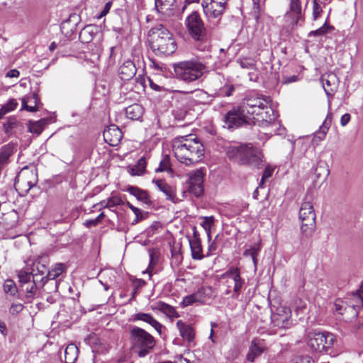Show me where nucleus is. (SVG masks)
<instances>
[{"instance_id": "21", "label": "nucleus", "mask_w": 363, "mask_h": 363, "mask_svg": "<svg viewBox=\"0 0 363 363\" xmlns=\"http://www.w3.org/2000/svg\"><path fill=\"white\" fill-rule=\"evenodd\" d=\"M333 309L336 315H352L354 317L358 315L356 308L352 306H347L342 301L337 300L334 304Z\"/></svg>"}, {"instance_id": "55", "label": "nucleus", "mask_w": 363, "mask_h": 363, "mask_svg": "<svg viewBox=\"0 0 363 363\" xmlns=\"http://www.w3.org/2000/svg\"><path fill=\"white\" fill-rule=\"evenodd\" d=\"M158 332L159 334L162 333V325L157 321L156 319H145Z\"/></svg>"}, {"instance_id": "30", "label": "nucleus", "mask_w": 363, "mask_h": 363, "mask_svg": "<svg viewBox=\"0 0 363 363\" xmlns=\"http://www.w3.org/2000/svg\"><path fill=\"white\" fill-rule=\"evenodd\" d=\"M48 269L45 263L41 260H36L34 262L32 268L33 279H38V274L43 277H47Z\"/></svg>"}, {"instance_id": "31", "label": "nucleus", "mask_w": 363, "mask_h": 363, "mask_svg": "<svg viewBox=\"0 0 363 363\" xmlns=\"http://www.w3.org/2000/svg\"><path fill=\"white\" fill-rule=\"evenodd\" d=\"M65 269L66 267L64 264L57 263L51 270L48 272L47 277H42L40 280L44 281L45 279H55L62 274L65 272Z\"/></svg>"}, {"instance_id": "59", "label": "nucleus", "mask_w": 363, "mask_h": 363, "mask_svg": "<svg viewBox=\"0 0 363 363\" xmlns=\"http://www.w3.org/2000/svg\"><path fill=\"white\" fill-rule=\"evenodd\" d=\"M351 119V116L350 113H345L342 116L340 119V123L342 126H345L348 124Z\"/></svg>"}, {"instance_id": "13", "label": "nucleus", "mask_w": 363, "mask_h": 363, "mask_svg": "<svg viewBox=\"0 0 363 363\" xmlns=\"http://www.w3.org/2000/svg\"><path fill=\"white\" fill-rule=\"evenodd\" d=\"M204 173L201 169H196L189 174L187 189L196 197L201 196L203 193Z\"/></svg>"}, {"instance_id": "23", "label": "nucleus", "mask_w": 363, "mask_h": 363, "mask_svg": "<svg viewBox=\"0 0 363 363\" xmlns=\"http://www.w3.org/2000/svg\"><path fill=\"white\" fill-rule=\"evenodd\" d=\"M127 191L135 196L139 201L150 206L152 203L150 196L148 192L137 186H130L127 189Z\"/></svg>"}, {"instance_id": "64", "label": "nucleus", "mask_w": 363, "mask_h": 363, "mask_svg": "<svg viewBox=\"0 0 363 363\" xmlns=\"http://www.w3.org/2000/svg\"><path fill=\"white\" fill-rule=\"evenodd\" d=\"M357 293H358L359 298L361 300V303L363 305V281L361 283L360 289L357 291Z\"/></svg>"}, {"instance_id": "32", "label": "nucleus", "mask_w": 363, "mask_h": 363, "mask_svg": "<svg viewBox=\"0 0 363 363\" xmlns=\"http://www.w3.org/2000/svg\"><path fill=\"white\" fill-rule=\"evenodd\" d=\"M333 121V113L331 112H328L325 121H323L322 125L320 127L318 134L320 135L318 138L320 140H323L328 133Z\"/></svg>"}, {"instance_id": "11", "label": "nucleus", "mask_w": 363, "mask_h": 363, "mask_svg": "<svg viewBox=\"0 0 363 363\" xmlns=\"http://www.w3.org/2000/svg\"><path fill=\"white\" fill-rule=\"evenodd\" d=\"M38 181L36 169H29L24 167L15 179V186L24 190L26 192L34 186Z\"/></svg>"}, {"instance_id": "52", "label": "nucleus", "mask_w": 363, "mask_h": 363, "mask_svg": "<svg viewBox=\"0 0 363 363\" xmlns=\"http://www.w3.org/2000/svg\"><path fill=\"white\" fill-rule=\"evenodd\" d=\"M128 206L132 210V211L135 215V219L133 223H137L143 218L142 212L138 208L135 207L130 203H128Z\"/></svg>"}, {"instance_id": "1", "label": "nucleus", "mask_w": 363, "mask_h": 363, "mask_svg": "<svg viewBox=\"0 0 363 363\" xmlns=\"http://www.w3.org/2000/svg\"><path fill=\"white\" fill-rule=\"evenodd\" d=\"M172 150L177 160L186 165L199 162L204 155V147L194 135L175 138L172 140Z\"/></svg>"}, {"instance_id": "45", "label": "nucleus", "mask_w": 363, "mask_h": 363, "mask_svg": "<svg viewBox=\"0 0 363 363\" xmlns=\"http://www.w3.org/2000/svg\"><path fill=\"white\" fill-rule=\"evenodd\" d=\"M194 303H199V301H197V299L196 298L195 294H191L190 295L186 296L183 298L182 301L181 302V306L182 307H186L189 306H191Z\"/></svg>"}, {"instance_id": "56", "label": "nucleus", "mask_w": 363, "mask_h": 363, "mask_svg": "<svg viewBox=\"0 0 363 363\" xmlns=\"http://www.w3.org/2000/svg\"><path fill=\"white\" fill-rule=\"evenodd\" d=\"M218 235H216L215 240L208 245L207 256L214 254L215 252L216 251L217 244H216V240L218 238Z\"/></svg>"}, {"instance_id": "57", "label": "nucleus", "mask_w": 363, "mask_h": 363, "mask_svg": "<svg viewBox=\"0 0 363 363\" xmlns=\"http://www.w3.org/2000/svg\"><path fill=\"white\" fill-rule=\"evenodd\" d=\"M253 1V14L255 18L257 20L259 13V0H252Z\"/></svg>"}, {"instance_id": "3", "label": "nucleus", "mask_w": 363, "mask_h": 363, "mask_svg": "<svg viewBox=\"0 0 363 363\" xmlns=\"http://www.w3.org/2000/svg\"><path fill=\"white\" fill-rule=\"evenodd\" d=\"M226 155L230 160L239 164L257 169L263 167L262 152L250 143L230 145L226 148Z\"/></svg>"}, {"instance_id": "8", "label": "nucleus", "mask_w": 363, "mask_h": 363, "mask_svg": "<svg viewBox=\"0 0 363 363\" xmlns=\"http://www.w3.org/2000/svg\"><path fill=\"white\" fill-rule=\"evenodd\" d=\"M335 340V335L330 333H313L309 335L308 345L315 351H326L332 347Z\"/></svg>"}, {"instance_id": "43", "label": "nucleus", "mask_w": 363, "mask_h": 363, "mask_svg": "<svg viewBox=\"0 0 363 363\" xmlns=\"http://www.w3.org/2000/svg\"><path fill=\"white\" fill-rule=\"evenodd\" d=\"M235 91V87L232 84H225L221 87L217 93L218 96H230Z\"/></svg>"}, {"instance_id": "40", "label": "nucleus", "mask_w": 363, "mask_h": 363, "mask_svg": "<svg viewBox=\"0 0 363 363\" xmlns=\"http://www.w3.org/2000/svg\"><path fill=\"white\" fill-rule=\"evenodd\" d=\"M159 307L160 311L162 312L164 315H166L167 318H177V315L176 316V312L174 308L171 306L160 302L159 304Z\"/></svg>"}, {"instance_id": "22", "label": "nucleus", "mask_w": 363, "mask_h": 363, "mask_svg": "<svg viewBox=\"0 0 363 363\" xmlns=\"http://www.w3.org/2000/svg\"><path fill=\"white\" fill-rule=\"evenodd\" d=\"M194 294L199 303H208L212 301L215 296L211 286H202Z\"/></svg>"}, {"instance_id": "5", "label": "nucleus", "mask_w": 363, "mask_h": 363, "mask_svg": "<svg viewBox=\"0 0 363 363\" xmlns=\"http://www.w3.org/2000/svg\"><path fill=\"white\" fill-rule=\"evenodd\" d=\"M174 69L177 79L190 83L200 79L207 72L208 67L199 59L192 58L175 64Z\"/></svg>"}, {"instance_id": "50", "label": "nucleus", "mask_w": 363, "mask_h": 363, "mask_svg": "<svg viewBox=\"0 0 363 363\" xmlns=\"http://www.w3.org/2000/svg\"><path fill=\"white\" fill-rule=\"evenodd\" d=\"M290 363H314L309 356H299L291 359Z\"/></svg>"}, {"instance_id": "19", "label": "nucleus", "mask_w": 363, "mask_h": 363, "mask_svg": "<svg viewBox=\"0 0 363 363\" xmlns=\"http://www.w3.org/2000/svg\"><path fill=\"white\" fill-rule=\"evenodd\" d=\"M136 72L135 64L130 60H127L120 67L118 74L122 80L127 81L132 79L135 75Z\"/></svg>"}, {"instance_id": "48", "label": "nucleus", "mask_w": 363, "mask_h": 363, "mask_svg": "<svg viewBox=\"0 0 363 363\" xmlns=\"http://www.w3.org/2000/svg\"><path fill=\"white\" fill-rule=\"evenodd\" d=\"M323 10L321 6L318 2V0L313 1V19L314 21L317 20L322 13Z\"/></svg>"}, {"instance_id": "54", "label": "nucleus", "mask_w": 363, "mask_h": 363, "mask_svg": "<svg viewBox=\"0 0 363 363\" xmlns=\"http://www.w3.org/2000/svg\"><path fill=\"white\" fill-rule=\"evenodd\" d=\"M17 105L18 103L16 100L12 99H10L6 104L4 105L3 107L5 108V109L9 113V111L14 110L16 108Z\"/></svg>"}, {"instance_id": "15", "label": "nucleus", "mask_w": 363, "mask_h": 363, "mask_svg": "<svg viewBox=\"0 0 363 363\" xmlns=\"http://www.w3.org/2000/svg\"><path fill=\"white\" fill-rule=\"evenodd\" d=\"M285 18L293 29L298 26L299 21L303 20L300 0H290V9L286 12Z\"/></svg>"}, {"instance_id": "26", "label": "nucleus", "mask_w": 363, "mask_h": 363, "mask_svg": "<svg viewBox=\"0 0 363 363\" xmlns=\"http://www.w3.org/2000/svg\"><path fill=\"white\" fill-rule=\"evenodd\" d=\"M146 166L147 158L145 156H143L138 160L136 164L129 167L128 172L132 176H142L146 172Z\"/></svg>"}, {"instance_id": "16", "label": "nucleus", "mask_w": 363, "mask_h": 363, "mask_svg": "<svg viewBox=\"0 0 363 363\" xmlns=\"http://www.w3.org/2000/svg\"><path fill=\"white\" fill-rule=\"evenodd\" d=\"M104 140L111 146H116L123 138L121 130L116 125H110L104 131Z\"/></svg>"}, {"instance_id": "58", "label": "nucleus", "mask_w": 363, "mask_h": 363, "mask_svg": "<svg viewBox=\"0 0 363 363\" xmlns=\"http://www.w3.org/2000/svg\"><path fill=\"white\" fill-rule=\"evenodd\" d=\"M272 169L269 167H266L264 172H263V175H262V179H261V182H260V186L263 184L264 180L266 179H268L271 176H272Z\"/></svg>"}, {"instance_id": "51", "label": "nucleus", "mask_w": 363, "mask_h": 363, "mask_svg": "<svg viewBox=\"0 0 363 363\" xmlns=\"http://www.w3.org/2000/svg\"><path fill=\"white\" fill-rule=\"evenodd\" d=\"M122 200L121 198L117 196H113L108 199L106 205L104 207L111 208V207H115L117 206H119L122 204Z\"/></svg>"}, {"instance_id": "28", "label": "nucleus", "mask_w": 363, "mask_h": 363, "mask_svg": "<svg viewBox=\"0 0 363 363\" xmlns=\"http://www.w3.org/2000/svg\"><path fill=\"white\" fill-rule=\"evenodd\" d=\"M78 348L74 344L68 345L65 350L66 363H74L78 357Z\"/></svg>"}, {"instance_id": "20", "label": "nucleus", "mask_w": 363, "mask_h": 363, "mask_svg": "<svg viewBox=\"0 0 363 363\" xmlns=\"http://www.w3.org/2000/svg\"><path fill=\"white\" fill-rule=\"evenodd\" d=\"M152 182L156 184L160 191L166 196L167 199L174 203L177 202L178 199L173 186L169 185L165 181L162 179L153 180Z\"/></svg>"}, {"instance_id": "62", "label": "nucleus", "mask_w": 363, "mask_h": 363, "mask_svg": "<svg viewBox=\"0 0 363 363\" xmlns=\"http://www.w3.org/2000/svg\"><path fill=\"white\" fill-rule=\"evenodd\" d=\"M20 74L19 71L17 69H11L6 74V77L12 78V77H18Z\"/></svg>"}, {"instance_id": "38", "label": "nucleus", "mask_w": 363, "mask_h": 363, "mask_svg": "<svg viewBox=\"0 0 363 363\" xmlns=\"http://www.w3.org/2000/svg\"><path fill=\"white\" fill-rule=\"evenodd\" d=\"M202 219H203V221L201 223V225L206 230V232L207 233V236H208V241H210L211 239V228L213 225L214 218L213 216H209V217H203Z\"/></svg>"}, {"instance_id": "14", "label": "nucleus", "mask_w": 363, "mask_h": 363, "mask_svg": "<svg viewBox=\"0 0 363 363\" xmlns=\"http://www.w3.org/2000/svg\"><path fill=\"white\" fill-rule=\"evenodd\" d=\"M223 277L226 279V284H233L231 297L238 298L244 284L243 279L240 277L239 269L231 268L223 274Z\"/></svg>"}, {"instance_id": "41", "label": "nucleus", "mask_w": 363, "mask_h": 363, "mask_svg": "<svg viewBox=\"0 0 363 363\" xmlns=\"http://www.w3.org/2000/svg\"><path fill=\"white\" fill-rule=\"evenodd\" d=\"M18 124L19 123L16 118L10 117L4 123V130L6 134H10L14 128H17Z\"/></svg>"}, {"instance_id": "24", "label": "nucleus", "mask_w": 363, "mask_h": 363, "mask_svg": "<svg viewBox=\"0 0 363 363\" xmlns=\"http://www.w3.org/2000/svg\"><path fill=\"white\" fill-rule=\"evenodd\" d=\"M38 99V96L34 93L25 96L21 99V109H24L30 112L36 111Z\"/></svg>"}, {"instance_id": "10", "label": "nucleus", "mask_w": 363, "mask_h": 363, "mask_svg": "<svg viewBox=\"0 0 363 363\" xmlns=\"http://www.w3.org/2000/svg\"><path fill=\"white\" fill-rule=\"evenodd\" d=\"M251 118L245 111H242L241 106L229 111L223 118V127L228 129L238 128L245 123H249Z\"/></svg>"}, {"instance_id": "25", "label": "nucleus", "mask_w": 363, "mask_h": 363, "mask_svg": "<svg viewBox=\"0 0 363 363\" xmlns=\"http://www.w3.org/2000/svg\"><path fill=\"white\" fill-rule=\"evenodd\" d=\"M191 256L194 259H201L204 257L200 238L189 239Z\"/></svg>"}, {"instance_id": "33", "label": "nucleus", "mask_w": 363, "mask_h": 363, "mask_svg": "<svg viewBox=\"0 0 363 363\" xmlns=\"http://www.w3.org/2000/svg\"><path fill=\"white\" fill-rule=\"evenodd\" d=\"M272 332L276 333L279 329H285L292 325L291 319H272Z\"/></svg>"}, {"instance_id": "42", "label": "nucleus", "mask_w": 363, "mask_h": 363, "mask_svg": "<svg viewBox=\"0 0 363 363\" xmlns=\"http://www.w3.org/2000/svg\"><path fill=\"white\" fill-rule=\"evenodd\" d=\"M19 282L21 283V286L24 284H28L29 282H31V277H33L32 272L28 273L27 272L21 270L18 274Z\"/></svg>"}, {"instance_id": "39", "label": "nucleus", "mask_w": 363, "mask_h": 363, "mask_svg": "<svg viewBox=\"0 0 363 363\" xmlns=\"http://www.w3.org/2000/svg\"><path fill=\"white\" fill-rule=\"evenodd\" d=\"M4 291L6 294L15 296L18 291L15 282L11 279H7L4 284Z\"/></svg>"}, {"instance_id": "2", "label": "nucleus", "mask_w": 363, "mask_h": 363, "mask_svg": "<svg viewBox=\"0 0 363 363\" xmlns=\"http://www.w3.org/2000/svg\"><path fill=\"white\" fill-rule=\"evenodd\" d=\"M242 111L253 119L271 123L276 118L273 108L271 107V99L257 92L248 94L241 104Z\"/></svg>"}, {"instance_id": "18", "label": "nucleus", "mask_w": 363, "mask_h": 363, "mask_svg": "<svg viewBox=\"0 0 363 363\" xmlns=\"http://www.w3.org/2000/svg\"><path fill=\"white\" fill-rule=\"evenodd\" d=\"M323 86L326 94L333 93L337 87L338 79L335 74L328 73L322 76Z\"/></svg>"}, {"instance_id": "27", "label": "nucleus", "mask_w": 363, "mask_h": 363, "mask_svg": "<svg viewBox=\"0 0 363 363\" xmlns=\"http://www.w3.org/2000/svg\"><path fill=\"white\" fill-rule=\"evenodd\" d=\"M143 112V106L138 104H133L125 108L126 116L131 120H139Z\"/></svg>"}, {"instance_id": "7", "label": "nucleus", "mask_w": 363, "mask_h": 363, "mask_svg": "<svg viewBox=\"0 0 363 363\" xmlns=\"http://www.w3.org/2000/svg\"><path fill=\"white\" fill-rule=\"evenodd\" d=\"M299 218L301 220L302 233L306 236L311 235L315 228V214L310 201L302 203L299 210Z\"/></svg>"}, {"instance_id": "35", "label": "nucleus", "mask_w": 363, "mask_h": 363, "mask_svg": "<svg viewBox=\"0 0 363 363\" xmlns=\"http://www.w3.org/2000/svg\"><path fill=\"white\" fill-rule=\"evenodd\" d=\"M175 1L176 0H155V9L160 13H163L170 10Z\"/></svg>"}, {"instance_id": "34", "label": "nucleus", "mask_w": 363, "mask_h": 363, "mask_svg": "<svg viewBox=\"0 0 363 363\" xmlns=\"http://www.w3.org/2000/svg\"><path fill=\"white\" fill-rule=\"evenodd\" d=\"M314 174L317 178L325 179L330 174V169L328 164L320 161L314 170Z\"/></svg>"}, {"instance_id": "29", "label": "nucleus", "mask_w": 363, "mask_h": 363, "mask_svg": "<svg viewBox=\"0 0 363 363\" xmlns=\"http://www.w3.org/2000/svg\"><path fill=\"white\" fill-rule=\"evenodd\" d=\"M264 350V347L260 341H258L257 342L255 341L252 342L247 356V359L253 362L257 357L261 354Z\"/></svg>"}, {"instance_id": "44", "label": "nucleus", "mask_w": 363, "mask_h": 363, "mask_svg": "<svg viewBox=\"0 0 363 363\" xmlns=\"http://www.w3.org/2000/svg\"><path fill=\"white\" fill-rule=\"evenodd\" d=\"M171 170L169 159L168 155H165L164 158L160 161L159 167L155 169L156 172H161Z\"/></svg>"}, {"instance_id": "9", "label": "nucleus", "mask_w": 363, "mask_h": 363, "mask_svg": "<svg viewBox=\"0 0 363 363\" xmlns=\"http://www.w3.org/2000/svg\"><path fill=\"white\" fill-rule=\"evenodd\" d=\"M185 23L189 33L192 38L199 41L204 40L206 35V29L198 12L194 11L189 15L186 18Z\"/></svg>"}, {"instance_id": "63", "label": "nucleus", "mask_w": 363, "mask_h": 363, "mask_svg": "<svg viewBox=\"0 0 363 363\" xmlns=\"http://www.w3.org/2000/svg\"><path fill=\"white\" fill-rule=\"evenodd\" d=\"M91 28L90 26H86L85 27L80 33V35L79 37L83 38V37L86 35V34H89L91 33L92 31L90 30Z\"/></svg>"}, {"instance_id": "17", "label": "nucleus", "mask_w": 363, "mask_h": 363, "mask_svg": "<svg viewBox=\"0 0 363 363\" xmlns=\"http://www.w3.org/2000/svg\"><path fill=\"white\" fill-rule=\"evenodd\" d=\"M177 328L179 330L180 335L184 341H187L189 345H191L194 341V330L189 324L184 323L182 320H179L177 323Z\"/></svg>"}, {"instance_id": "47", "label": "nucleus", "mask_w": 363, "mask_h": 363, "mask_svg": "<svg viewBox=\"0 0 363 363\" xmlns=\"http://www.w3.org/2000/svg\"><path fill=\"white\" fill-rule=\"evenodd\" d=\"M330 28V27L325 22L324 23V25L323 26H321L320 28H319L318 29L311 31L309 33L308 35L309 36H320V35H323L324 34H325L328 32V30Z\"/></svg>"}, {"instance_id": "61", "label": "nucleus", "mask_w": 363, "mask_h": 363, "mask_svg": "<svg viewBox=\"0 0 363 363\" xmlns=\"http://www.w3.org/2000/svg\"><path fill=\"white\" fill-rule=\"evenodd\" d=\"M186 114V113L184 111H174V118H175V119H177L178 121H182L184 118Z\"/></svg>"}, {"instance_id": "4", "label": "nucleus", "mask_w": 363, "mask_h": 363, "mask_svg": "<svg viewBox=\"0 0 363 363\" xmlns=\"http://www.w3.org/2000/svg\"><path fill=\"white\" fill-rule=\"evenodd\" d=\"M150 48L157 55H169L177 49L173 35L162 25L155 27L149 34Z\"/></svg>"}, {"instance_id": "12", "label": "nucleus", "mask_w": 363, "mask_h": 363, "mask_svg": "<svg viewBox=\"0 0 363 363\" xmlns=\"http://www.w3.org/2000/svg\"><path fill=\"white\" fill-rule=\"evenodd\" d=\"M227 1L228 0H203V12L210 19L220 20L226 9Z\"/></svg>"}, {"instance_id": "60", "label": "nucleus", "mask_w": 363, "mask_h": 363, "mask_svg": "<svg viewBox=\"0 0 363 363\" xmlns=\"http://www.w3.org/2000/svg\"><path fill=\"white\" fill-rule=\"evenodd\" d=\"M111 4L112 3L111 1H108L105 4L104 9L101 12L99 18H102L103 16H105L109 12L111 7Z\"/></svg>"}, {"instance_id": "6", "label": "nucleus", "mask_w": 363, "mask_h": 363, "mask_svg": "<svg viewBox=\"0 0 363 363\" xmlns=\"http://www.w3.org/2000/svg\"><path fill=\"white\" fill-rule=\"evenodd\" d=\"M132 350L140 357H145L155 347L154 337L145 330L134 327L130 330Z\"/></svg>"}, {"instance_id": "37", "label": "nucleus", "mask_w": 363, "mask_h": 363, "mask_svg": "<svg viewBox=\"0 0 363 363\" xmlns=\"http://www.w3.org/2000/svg\"><path fill=\"white\" fill-rule=\"evenodd\" d=\"M259 252V247L258 246H253V247H250V249L245 250L243 252V255L245 257L250 256L252 257V262H253V264H254V266L255 268H257V256L258 255Z\"/></svg>"}, {"instance_id": "46", "label": "nucleus", "mask_w": 363, "mask_h": 363, "mask_svg": "<svg viewBox=\"0 0 363 363\" xmlns=\"http://www.w3.org/2000/svg\"><path fill=\"white\" fill-rule=\"evenodd\" d=\"M150 264L149 267L155 265L159 261L160 252L157 249L149 250Z\"/></svg>"}, {"instance_id": "36", "label": "nucleus", "mask_w": 363, "mask_h": 363, "mask_svg": "<svg viewBox=\"0 0 363 363\" xmlns=\"http://www.w3.org/2000/svg\"><path fill=\"white\" fill-rule=\"evenodd\" d=\"M38 281V279L35 278L33 279L31 282H29L28 284H24L21 286L22 290L25 291L27 297H32L35 291H36V284L35 282Z\"/></svg>"}, {"instance_id": "49", "label": "nucleus", "mask_w": 363, "mask_h": 363, "mask_svg": "<svg viewBox=\"0 0 363 363\" xmlns=\"http://www.w3.org/2000/svg\"><path fill=\"white\" fill-rule=\"evenodd\" d=\"M43 127L40 121H36L31 123L29 126V130L30 133L39 135L42 133Z\"/></svg>"}, {"instance_id": "53", "label": "nucleus", "mask_w": 363, "mask_h": 363, "mask_svg": "<svg viewBox=\"0 0 363 363\" xmlns=\"http://www.w3.org/2000/svg\"><path fill=\"white\" fill-rule=\"evenodd\" d=\"M23 308V306L21 303H15L12 304L10 308V313L13 315H17L18 313H20Z\"/></svg>"}]
</instances>
